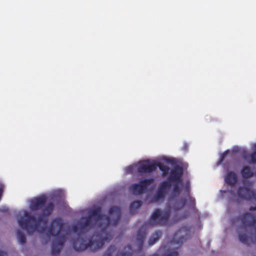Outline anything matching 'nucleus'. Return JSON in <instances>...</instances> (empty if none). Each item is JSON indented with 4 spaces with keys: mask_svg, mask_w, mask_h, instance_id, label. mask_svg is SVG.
I'll return each instance as SVG.
<instances>
[{
    "mask_svg": "<svg viewBox=\"0 0 256 256\" xmlns=\"http://www.w3.org/2000/svg\"><path fill=\"white\" fill-rule=\"evenodd\" d=\"M256 221L250 214L244 216L242 222L244 228L241 229L238 234L240 240L247 245L256 246V226H253Z\"/></svg>",
    "mask_w": 256,
    "mask_h": 256,
    "instance_id": "nucleus-1",
    "label": "nucleus"
},
{
    "mask_svg": "<svg viewBox=\"0 0 256 256\" xmlns=\"http://www.w3.org/2000/svg\"><path fill=\"white\" fill-rule=\"evenodd\" d=\"M62 224L60 220H54L50 228L48 230L46 236L54 238V242L52 246V252L53 254L58 252L62 248L65 239L64 234L61 232Z\"/></svg>",
    "mask_w": 256,
    "mask_h": 256,
    "instance_id": "nucleus-2",
    "label": "nucleus"
},
{
    "mask_svg": "<svg viewBox=\"0 0 256 256\" xmlns=\"http://www.w3.org/2000/svg\"><path fill=\"white\" fill-rule=\"evenodd\" d=\"M94 223L98 226H102L103 228H106L109 224L108 218L104 216H100L94 215L90 217V220L86 222L85 224L88 226L90 224Z\"/></svg>",
    "mask_w": 256,
    "mask_h": 256,
    "instance_id": "nucleus-3",
    "label": "nucleus"
},
{
    "mask_svg": "<svg viewBox=\"0 0 256 256\" xmlns=\"http://www.w3.org/2000/svg\"><path fill=\"white\" fill-rule=\"evenodd\" d=\"M152 180H146L140 182V184L133 185L130 190L135 194H140L143 192L146 188L152 184Z\"/></svg>",
    "mask_w": 256,
    "mask_h": 256,
    "instance_id": "nucleus-4",
    "label": "nucleus"
},
{
    "mask_svg": "<svg viewBox=\"0 0 256 256\" xmlns=\"http://www.w3.org/2000/svg\"><path fill=\"white\" fill-rule=\"evenodd\" d=\"M169 215L168 212L157 210L153 214L152 218L154 223H164L168 219Z\"/></svg>",
    "mask_w": 256,
    "mask_h": 256,
    "instance_id": "nucleus-5",
    "label": "nucleus"
},
{
    "mask_svg": "<svg viewBox=\"0 0 256 256\" xmlns=\"http://www.w3.org/2000/svg\"><path fill=\"white\" fill-rule=\"evenodd\" d=\"M156 165L148 161L142 162L138 164V170L140 172H150L154 170Z\"/></svg>",
    "mask_w": 256,
    "mask_h": 256,
    "instance_id": "nucleus-6",
    "label": "nucleus"
},
{
    "mask_svg": "<svg viewBox=\"0 0 256 256\" xmlns=\"http://www.w3.org/2000/svg\"><path fill=\"white\" fill-rule=\"evenodd\" d=\"M170 184L168 182L163 183L160 186L156 197L154 198V202H156L162 198L170 188Z\"/></svg>",
    "mask_w": 256,
    "mask_h": 256,
    "instance_id": "nucleus-7",
    "label": "nucleus"
},
{
    "mask_svg": "<svg viewBox=\"0 0 256 256\" xmlns=\"http://www.w3.org/2000/svg\"><path fill=\"white\" fill-rule=\"evenodd\" d=\"M120 214V212L119 208L115 207L112 208L110 211V214L109 218L110 222L115 224L116 221L119 219Z\"/></svg>",
    "mask_w": 256,
    "mask_h": 256,
    "instance_id": "nucleus-8",
    "label": "nucleus"
},
{
    "mask_svg": "<svg viewBox=\"0 0 256 256\" xmlns=\"http://www.w3.org/2000/svg\"><path fill=\"white\" fill-rule=\"evenodd\" d=\"M88 243L81 238H78L74 243V246L77 250H85L88 246Z\"/></svg>",
    "mask_w": 256,
    "mask_h": 256,
    "instance_id": "nucleus-9",
    "label": "nucleus"
},
{
    "mask_svg": "<svg viewBox=\"0 0 256 256\" xmlns=\"http://www.w3.org/2000/svg\"><path fill=\"white\" fill-rule=\"evenodd\" d=\"M253 194V192L247 188H240L238 191L239 196L246 198H250Z\"/></svg>",
    "mask_w": 256,
    "mask_h": 256,
    "instance_id": "nucleus-10",
    "label": "nucleus"
},
{
    "mask_svg": "<svg viewBox=\"0 0 256 256\" xmlns=\"http://www.w3.org/2000/svg\"><path fill=\"white\" fill-rule=\"evenodd\" d=\"M182 173V168L178 166L175 170H173L170 175V179L172 180H178Z\"/></svg>",
    "mask_w": 256,
    "mask_h": 256,
    "instance_id": "nucleus-11",
    "label": "nucleus"
},
{
    "mask_svg": "<svg viewBox=\"0 0 256 256\" xmlns=\"http://www.w3.org/2000/svg\"><path fill=\"white\" fill-rule=\"evenodd\" d=\"M45 201V198L44 197H41L40 198H36L32 201L30 205V208L32 209L37 208L40 204L44 203Z\"/></svg>",
    "mask_w": 256,
    "mask_h": 256,
    "instance_id": "nucleus-12",
    "label": "nucleus"
},
{
    "mask_svg": "<svg viewBox=\"0 0 256 256\" xmlns=\"http://www.w3.org/2000/svg\"><path fill=\"white\" fill-rule=\"evenodd\" d=\"M226 181L230 184H234L236 182V174L232 172L228 173Z\"/></svg>",
    "mask_w": 256,
    "mask_h": 256,
    "instance_id": "nucleus-13",
    "label": "nucleus"
},
{
    "mask_svg": "<svg viewBox=\"0 0 256 256\" xmlns=\"http://www.w3.org/2000/svg\"><path fill=\"white\" fill-rule=\"evenodd\" d=\"M242 175L244 178H248L252 176L253 172L250 170L249 168L245 167L242 170Z\"/></svg>",
    "mask_w": 256,
    "mask_h": 256,
    "instance_id": "nucleus-14",
    "label": "nucleus"
},
{
    "mask_svg": "<svg viewBox=\"0 0 256 256\" xmlns=\"http://www.w3.org/2000/svg\"><path fill=\"white\" fill-rule=\"evenodd\" d=\"M103 245V242H96L95 240H93L90 242V246L94 250H96L98 248H100Z\"/></svg>",
    "mask_w": 256,
    "mask_h": 256,
    "instance_id": "nucleus-15",
    "label": "nucleus"
},
{
    "mask_svg": "<svg viewBox=\"0 0 256 256\" xmlns=\"http://www.w3.org/2000/svg\"><path fill=\"white\" fill-rule=\"evenodd\" d=\"M141 206V203L140 202H133L131 206V210L134 212L136 210L138 209Z\"/></svg>",
    "mask_w": 256,
    "mask_h": 256,
    "instance_id": "nucleus-16",
    "label": "nucleus"
},
{
    "mask_svg": "<svg viewBox=\"0 0 256 256\" xmlns=\"http://www.w3.org/2000/svg\"><path fill=\"white\" fill-rule=\"evenodd\" d=\"M19 223L22 228H26L28 232H32L30 230L29 224H28V223L22 222L20 220L19 221Z\"/></svg>",
    "mask_w": 256,
    "mask_h": 256,
    "instance_id": "nucleus-17",
    "label": "nucleus"
},
{
    "mask_svg": "<svg viewBox=\"0 0 256 256\" xmlns=\"http://www.w3.org/2000/svg\"><path fill=\"white\" fill-rule=\"evenodd\" d=\"M158 238V236L157 234H154L150 239V240L149 242L150 244H152L154 243L156 241Z\"/></svg>",
    "mask_w": 256,
    "mask_h": 256,
    "instance_id": "nucleus-18",
    "label": "nucleus"
},
{
    "mask_svg": "<svg viewBox=\"0 0 256 256\" xmlns=\"http://www.w3.org/2000/svg\"><path fill=\"white\" fill-rule=\"evenodd\" d=\"M17 236H18V240H20V241L22 242V243H24L26 241L25 240V237L24 236H23L22 234L20 232H18L17 234Z\"/></svg>",
    "mask_w": 256,
    "mask_h": 256,
    "instance_id": "nucleus-19",
    "label": "nucleus"
},
{
    "mask_svg": "<svg viewBox=\"0 0 256 256\" xmlns=\"http://www.w3.org/2000/svg\"><path fill=\"white\" fill-rule=\"evenodd\" d=\"M107 236V234L105 232H103L102 234V240H110L112 238V236L111 235H109L108 236Z\"/></svg>",
    "mask_w": 256,
    "mask_h": 256,
    "instance_id": "nucleus-20",
    "label": "nucleus"
},
{
    "mask_svg": "<svg viewBox=\"0 0 256 256\" xmlns=\"http://www.w3.org/2000/svg\"><path fill=\"white\" fill-rule=\"evenodd\" d=\"M158 166L162 171L164 172V174H166L168 171V168L162 164H159Z\"/></svg>",
    "mask_w": 256,
    "mask_h": 256,
    "instance_id": "nucleus-21",
    "label": "nucleus"
},
{
    "mask_svg": "<svg viewBox=\"0 0 256 256\" xmlns=\"http://www.w3.org/2000/svg\"><path fill=\"white\" fill-rule=\"evenodd\" d=\"M166 256H178V252L175 250L169 252L166 254Z\"/></svg>",
    "mask_w": 256,
    "mask_h": 256,
    "instance_id": "nucleus-22",
    "label": "nucleus"
},
{
    "mask_svg": "<svg viewBox=\"0 0 256 256\" xmlns=\"http://www.w3.org/2000/svg\"><path fill=\"white\" fill-rule=\"evenodd\" d=\"M251 160L253 162H256V152L252 156Z\"/></svg>",
    "mask_w": 256,
    "mask_h": 256,
    "instance_id": "nucleus-23",
    "label": "nucleus"
},
{
    "mask_svg": "<svg viewBox=\"0 0 256 256\" xmlns=\"http://www.w3.org/2000/svg\"><path fill=\"white\" fill-rule=\"evenodd\" d=\"M0 256H2V254L0 252Z\"/></svg>",
    "mask_w": 256,
    "mask_h": 256,
    "instance_id": "nucleus-24",
    "label": "nucleus"
},
{
    "mask_svg": "<svg viewBox=\"0 0 256 256\" xmlns=\"http://www.w3.org/2000/svg\"><path fill=\"white\" fill-rule=\"evenodd\" d=\"M255 198H256V197H255Z\"/></svg>",
    "mask_w": 256,
    "mask_h": 256,
    "instance_id": "nucleus-25",
    "label": "nucleus"
}]
</instances>
